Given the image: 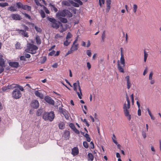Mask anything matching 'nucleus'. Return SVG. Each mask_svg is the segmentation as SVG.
Instances as JSON below:
<instances>
[{
	"label": "nucleus",
	"instance_id": "nucleus-42",
	"mask_svg": "<svg viewBox=\"0 0 161 161\" xmlns=\"http://www.w3.org/2000/svg\"><path fill=\"white\" fill-rule=\"evenodd\" d=\"M83 145L86 148H87L89 147V145L85 141L83 142Z\"/></svg>",
	"mask_w": 161,
	"mask_h": 161
},
{
	"label": "nucleus",
	"instance_id": "nucleus-57",
	"mask_svg": "<svg viewBox=\"0 0 161 161\" xmlns=\"http://www.w3.org/2000/svg\"><path fill=\"white\" fill-rule=\"evenodd\" d=\"M52 9H53L55 11V12H57L58 11L57 8H56L53 5H52Z\"/></svg>",
	"mask_w": 161,
	"mask_h": 161
},
{
	"label": "nucleus",
	"instance_id": "nucleus-55",
	"mask_svg": "<svg viewBox=\"0 0 161 161\" xmlns=\"http://www.w3.org/2000/svg\"><path fill=\"white\" fill-rule=\"evenodd\" d=\"M2 90L4 91H6L7 90L9 89V88H8V86H3L2 87Z\"/></svg>",
	"mask_w": 161,
	"mask_h": 161
},
{
	"label": "nucleus",
	"instance_id": "nucleus-41",
	"mask_svg": "<svg viewBox=\"0 0 161 161\" xmlns=\"http://www.w3.org/2000/svg\"><path fill=\"white\" fill-rule=\"evenodd\" d=\"M68 40H66L64 42V46H68L70 42H69Z\"/></svg>",
	"mask_w": 161,
	"mask_h": 161
},
{
	"label": "nucleus",
	"instance_id": "nucleus-52",
	"mask_svg": "<svg viewBox=\"0 0 161 161\" xmlns=\"http://www.w3.org/2000/svg\"><path fill=\"white\" fill-rule=\"evenodd\" d=\"M22 26L23 27V28L24 29V30H25V31H28L29 28L27 26L25 25H22Z\"/></svg>",
	"mask_w": 161,
	"mask_h": 161
},
{
	"label": "nucleus",
	"instance_id": "nucleus-26",
	"mask_svg": "<svg viewBox=\"0 0 161 161\" xmlns=\"http://www.w3.org/2000/svg\"><path fill=\"white\" fill-rule=\"evenodd\" d=\"M58 19L61 22L64 23H66L68 22V20L67 19L65 18L59 17V18H58Z\"/></svg>",
	"mask_w": 161,
	"mask_h": 161
},
{
	"label": "nucleus",
	"instance_id": "nucleus-49",
	"mask_svg": "<svg viewBox=\"0 0 161 161\" xmlns=\"http://www.w3.org/2000/svg\"><path fill=\"white\" fill-rule=\"evenodd\" d=\"M90 147L91 149H93L94 148V144L92 142H91L90 144Z\"/></svg>",
	"mask_w": 161,
	"mask_h": 161
},
{
	"label": "nucleus",
	"instance_id": "nucleus-14",
	"mask_svg": "<svg viewBox=\"0 0 161 161\" xmlns=\"http://www.w3.org/2000/svg\"><path fill=\"white\" fill-rule=\"evenodd\" d=\"M59 110L60 112L63 114L66 119H68L69 118V116L67 111L63 108H61Z\"/></svg>",
	"mask_w": 161,
	"mask_h": 161
},
{
	"label": "nucleus",
	"instance_id": "nucleus-22",
	"mask_svg": "<svg viewBox=\"0 0 161 161\" xmlns=\"http://www.w3.org/2000/svg\"><path fill=\"white\" fill-rule=\"evenodd\" d=\"M127 82V88L128 89H129L131 86V84L130 82V76L129 75L127 76L125 78Z\"/></svg>",
	"mask_w": 161,
	"mask_h": 161
},
{
	"label": "nucleus",
	"instance_id": "nucleus-50",
	"mask_svg": "<svg viewBox=\"0 0 161 161\" xmlns=\"http://www.w3.org/2000/svg\"><path fill=\"white\" fill-rule=\"evenodd\" d=\"M20 59L21 60H24V61H26V59L25 56H20Z\"/></svg>",
	"mask_w": 161,
	"mask_h": 161
},
{
	"label": "nucleus",
	"instance_id": "nucleus-21",
	"mask_svg": "<svg viewBox=\"0 0 161 161\" xmlns=\"http://www.w3.org/2000/svg\"><path fill=\"white\" fill-rule=\"evenodd\" d=\"M18 31H19V33L21 35L23 36L24 37H29L27 32L23 30H19Z\"/></svg>",
	"mask_w": 161,
	"mask_h": 161
},
{
	"label": "nucleus",
	"instance_id": "nucleus-38",
	"mask_svg": "<svg viewBox=\"0 0 161 161\" xmlns=\"http://www.w3.org/2000/svg\"><path fill=\"white\" fill-rule=\"evenodd\" d=\"M112 138L113 142L116 144H117V141L115 140V139H116V136L114 134H113Z\"/></svg>",
	"mask_w": 161,
	"mask_h": 161
},
{
	"label": "nucleus",
	"instance_id": "nucleus-40",
	"mask_svg": "<svg viewBox=\"0 0 161 161\" xmlns=\"http://www.w3.org/2000/svg\"><path fill=\"white\" fill-rule=\"evenodd\" d=\"M137 5L136 4H134L133 5V12L136 13V11L137 9Z\"/></svg>",
	"mask_w": 161,
	"mask_h": 161
},
{
	"label": "nucleus",
	"instance_id": "nucleus-33",
	"mask_svg": "<svg viewBox=\"0 0 161 161\" xmlns=\"http://www.w3.org/2000/svg\"><path fill=\"white\" fill-rule=\"evenodd\" d=\"M40 13L42 18H44L45 17V13L43 10H41L40 11Z\"/></svg>",
	"mask_w": 161,
	"mask_h": 161
},
{
	"label": "nucleus",
	"instance_id": "nucleus-53",
	"mask_svg": "<svg viewBox=\"0 0 161 161\" xmlns=\"http://www.w3.org/2000/svg\"><path fill=\"white\" fill-rule=\"evenodd\" d=\"M62 37V36L60 35L59 34H57L55 35V38L57 39L58 38H61Z\"/></svg>",
	"mask_w": 161,
	"mask_h": 161
},
{
	"label": "nucleus",
	"instance_id": "nucleus-5",
	"mask_svg": "<svg viewBox=\"0 0 161 161\" xmlns=\"http://www.w3.org/2000/svg\"><path fill=\"white\" fill-rule=\"evenodd\" d=\"M55 114L54 112L51 111L50 112H45L43 115L42 118L45 120L52 121L54 118Z\"/></svg>",
	"mask_w": 161,
	"mask_h": 161
},
{
	"label": "nucleus",
	"instance_id": "nucleus-56",
	"mask_svg": "<svg viewBox=\"0 0 161 161\" xmlns=\"http://www.w3.org/2000/svg\"><path fill=\"white\" fill-rule=\"evenodd\" d=\"M153 75V73L152 72H151L149 75V79L150 80H152V76Z\"/></svg>",
	"mask_w": 161,
	"mask_h": 161
},
{
	"label": "nucleus",
	"instance_id": "nucleus-39",
	"mask_svg": "<svg viewBox=\"0 0 161 161\" xmlns=\"http://www.w3.org/2000/svg\"><path fill=\"white\" fill-rule=\"evenodd\" d=\"M47 60V58L46 57H42L41 58V63L42 64H44Z\"/></svg>",
	"mask_w": 161,
	"mask_h": 161
},
{
	"label": "nucleus",
	"instance_id": "nucleus-17",
	"mask_svg": "<svg viewBox=\"0 0 161 161\" xmlns=\"http://www.w3.org/2000/svg\"><path fill=\"white\" fill-rule=\"evenodd\" d=\"M11 17L14 19L16 20H20L21 19L20 16L18 14H12Z\"/></svg>",
	"mask_w": 161,
	"mask_h": 161
},
{
	"label": "nucleus",
	"instance_id": "nucleus-47",
	"mask_svg": "<svg viewBox=\"0 0 161 161\" xmlns=\"http://www.w3.org/2000/svg\"><path fill=\"white\" fill-rule=\"evenodd\" d=\"M9 10L11 11H16V9L14 8V7L13 6H11L8 8Z\"/></svg>",
	"mask_w": 161,
	"mask_h": 161
},
{
	"label": "nucleus",
	"instance_id": "nucleus-63",
	"mask_svg": "<svg viewBox=\"0 0 161 161\" xmlns=\"http://www.w3.org/2000/svg\"><path fill=\"white\" fill-rule=\"evenodd\" d=\"M73 130L77 134H79L80 133L79 131L76 128H75Z\"/></svg>",
	"mask_w": 161,
	"mask_h": 161
},
{
	"label": "nucleus",
	"instance_id": "nucleus-7",
	"mask_svg": "<svg viewBox=\"0 0 161 161\" xmlns=\"http://www.w3.org/2000/svg\"><path fill=\"white\" fill-rule=\"evenodd\" d=\"M12 94L13 97L16 99L20 98L22 95L20 90L17 88L13 90Z\"/></svg>",
	"mask_w": 161,
	"mask_h": 161
},
{
	"label": "nucleus",
	"instance_id": "nucleus-4",
	"mask_svg": "<svg viewBox=\"0 0 161 161\" xmlns=\"http://www.w3.org/2000/svg\"><path fill=\"white\" fill-rule=\"evenodd\" d=\"M73 86L74 90L76 92L79 98L81 99L82 94L79 81L78 80L77 82L74 83Z\"/></svg>",
	"mask_w": 161,
	"mask_h": 161
},
{
	"label": "nucleus",
	"instance_id": "nucleus-31",
	"mask_svg": "<svg viewBox=\"0 0 161 161\" xmlns=\"http://www.w3.org/2000/svg\"><path fill=\"white\" fill-rule=\"evenodd\" d=\"M144 62H146L147 60V58L148 56V54L147 53V52L145 50L144 51Z\"/></svg>",
	"mask_w": 161,
	"mask_h": 161
},
{
	"label": "nucleus",
	"instance_id": "nucleus-3",
	"mask_svg": "<svg viewBox=\"0 0 161 161\" xmlns=\"http://www.w3.org/2000/svg\"><path fill=\"white\" fill-rule=\"evenodd\" d=\"M57 15L58 18L59 17H65L66 16L68 17H71L72 16V14L68 10L63 9L59 11L57 14Z\"/></svg>",
	"mask_w": 161,
	"mask_h": 161
},
{
	"label": "nucleus",
	"instance_id": "nucleus-59",
	"mask_svg": "<svg viewBox=\"0 0 161 161\" xmlns=\"http://www.w3.org/2000/svg\"><path fill=\"white\" fill-rule=\"evenodd\" d=\"M17 88H19V90H20L22 91H23V90H24L23 88L22 87V86H19V85H18V86H17Z\"/></svg>",
	"mask_w": 161,
	"mask_h": 161
},
{
	"label": "nucleus",
	"instance_id": "nucleus-15",
	"mask_svg": "<svg viewBox=\"0 0 161 161\" xmlns=\"http://www.w3.org/2000/svg\"><path fill=\"white\" fill-rule=\"evenodd\" d=\"M39 91H35L34 92V94L36 96L39 97L41 99H43L44 97V96L42 93L39 92Z\"/></svg>",
	"mask_w": 161,
	"mask_h": 161
},
{
	"label": "nucleus",
	"instance_id": "nucleus-2",
	"mask_svg": "<svg viewBox=\"0 0 161 161\" xmlns=\"http://www.w3.org/2000/svg\"><path fill=\"white\" fill-rule=\"evenodd\" d=\"M38 47L36 45L31 43H28L27 46V48L25 51L31 54H35L36 53V50Z\"/></svg>",
	"mask_w": 161,
	"mask_h": 161
},
{
	"label": "nucleus",
	"instance_id": "nucleus-37",
	"mask_svg": "<svg viewBox=\"0 0 161 161\" xmlns=\"http://www.w3.org/2000/svg\"><path fill=\"white\" fill-rule=\"evenodd\" d=\"M42 113V110L41 109H38L36 113V115L38 116H40Z\"/></svg>",
	"mask_w": 161,
	"mask_h": 161
},
{
	"label": "nucleus",
	"instance_id": "nucleus-35",
	"mask_svg": "<svg viewBox=\"0 0 161 161\" xmlns=\"http://www.w3.org/2000/svg\"><path fill=\"white\" fill-rule=\"evenodd\" d=\"M8 6V4L6 3H0V6L2 7H4L6 6Z\"/></svg>",
	"mask_w": 161,
	"mask_h": 161
},
{
	"label": "nucleus",
	"instance_id": "nucleus-43",
	"mask_svg": "<svg viewBox=\"0 0 161 161\" xmlns=\"http://www.w3.org/2000/svg\"><path fill=\"white\" fill-rule=\"evenodd\" d=\"M35 28L37 31L39 32H42V30H41V28L38 27V26H35Z\"/></svg>",
	"mask_w": 161,
	"mask_h": 161
},
{
	"label": "nucleus",
	"instance_id": "nucleus-36",
	"mask_svg": "<svg viewBox=\"0 0 161 161\" xmlns=\"http://www.w3.org/2000/svg\"><path fill=\"white\" fill-rule=\"evenodd\" d=\"M72 37V35L70 32H69L67 33V35L66 37V40H68L69 39H70Z\"/></svg>",
	"mask_w": 161,
	"mask_h": 161
},
{
	"label": "nucleus",
	"instance_id": "nucleus-20",
	"mask_svg": "<svg viewBox=\"0 0 161 161\" xmlns=\"http://www.w3.org/2000/svg\"><path fill=\"white\" fill-rule=\"evenodd\" d=\"M106 12H108L110 9L111 0H106Z\"/></svg>",
	"mask_w": 161,
	"mask_h": 161
},
{
	"label": "nucleus",
	"instance_id": "nucleus-64",
	"mask_svg": "<svg viewBox=\"0 0 161 161\" xmlns=\"http://www.w3.org/2000/svg\"><path fill=\"white\" fill-rule=\"evenodd\" d=\"M44 8H45V12H46V13L47 14H49L50 12H49V10L48 9L45 7Z\"/></svg>",
	"mask_w": 161,
	"mask_h": 161
},
{
	"label": "nucleus",
	"instance_id": "nucleus-16",
	"mask_svg": "<svg viewBox=\"0 0 161 161\" xmlns=\"http://www.w3.org/2000/svg\"><path fill=\"white\" fill-rule=\"evenodd\" d=\"M3 56L0 54V66H1V67H3V68L4 67H5V60L3 58Z\"/></svg>",
	"mask_w": 161,
	"mask_h": 161
},
{
	"label": "nucleus",
	"instance_id": "nucleus-30",
	"mask_svg": "<svg viewBox=\"0 0 161 161\" xmlns=\"http://www.w3.org/2000/svg\"><path fill=\"white\" fill-rule=\"evenodd\" d=\"M118 69L122 73H124V70L123 68L121 66L120 64H118Z\"/></svg>",
	"mask_w": 161,
	"mask_h": 161
},
{
	"label": "nucleus",
	"instance_id": "nucleus-24",
	"mask_svg": "<svg viewBox=\"0 0 161 161\" xmlns=\"http://www.w3.org/2000/svg\"><path fill=\"white\" fill-rule=\"evenodd\" d=\"M62 4L64 6H70L71 5L70 0L68 1H63L62 2Z\"/></svg>",
	"mask_w": 161,
	"mask_h": 161
},
{
	"label": "nucleus",
	"instance_id": "nucleus-48",
	"mask_svg": "<svg viewBox=\"0 0 161 161\" xmlns=\"http://www.w3.org/2000/svg\"><path fill=\"white\" fill-rule=\"evenodd\" d=\"M86 54L87 55L91 57V52L90 50H87L86 51Z\"/></svg>",
	"mask_w": 161,
	"mask_h": 161
},
{
	"label": "nucleus",
	"instance_id": "nucleus-45",
	"mask_svg": "<svg viewBox=\"0 0 161 161\" xmlns=\"http://www.w3.org/2000/svg\"><path fill=\"white\" fill-rule=\"evenodd\" d=\"M82 120L85 123H86V125L87 126V127H88L89 125V124L88 123L87 121V120L86 119H84L83 120L82 119Z\"/></svg>",
	"mask_w": 161,
	"mask_h": 161
},
{
	"label": "nucleus",
	"instance_id": "nucleus-6",
	"mask_svg": "<svg viewBox=\"0 0 161 161\" xmlns=\"http://www.w3.org/2000/svg\"><path fill=\"white\" fill-rule=\"evenodd\" d=\"M47 19L51 22L50 25L52 27L57 29L59 28L60 25L59 22L57 21V20L48 17Z\"/></svg>",
	"mask_w": 161,
	"mask_h": 161
},
{
	"label": "nucleus",
	"instance_id": "nucleus-29",
	"mask_svg": "<svg viewBox=\"0 0 161 161\" xmlns=\"http://www.w3.org/2000/svg\"><path fill=\"white\" fill-rule=\"evenodd\" d=\"M88 160L92 161L94 159V157L93 154L91 153H89L88 154Z\"/></svg>",
	"mask_w": 161,
	"mask_h": 161
},
{
	"label": "nucleus",
	"instance_id": "nucleus-51",
	"mask_svg": "<svg viewBox=\"0 0 161 161\" xmlns=\"http://www.w3.org/2000/svg\"><path fill=\"white\" fill-rule=\"evenodd\" d=\"M15 47L17 49H19L20 47V44L19 42L15 44Z\"/></svg>",
	"mask_w": 161,
	"mask_h": 161
},
{
	"label": "nucleus",
	"instance_id": "nucleus-10",
	"mask_svg": "<svg viewBox=\"0 0 161 161\" xmlns=\"http://www.w3.org/2000/svg\"><path fill=\"white\" fill-rule=\"evenodd\" d=\"M59 25L60 26L59 31L60 32L63 33L67 30V25H66L62 24L61 22H59Z\"/></svg>",
	"mask_w": 161,
	"mask_h": 161
},
{
	"label": "nucleus",
	"instance_id": "nucleus-58",
	"mask_svg": "<svg viewBox=\"0 0 161 161\" xmlns=\"http://www.w3.org/2000/svg\"><path fill=\"white\" fill-rule=\"evenodd\" d=\"M35 1L37 6H41V4L40 3L38 0H35Z\"/></svg>",
	"mask_w": 161,
	"mask_h": 161
},
{
	"label": "nucleus",
	"instance_id": "nucleus-60",
	"mask_svg": "<svg viewBox=\"0 0 161 161\" xmlns=\"http://www.w3.org/2000/svg\"><path fill=\"white\" fill-rule=\"evenodd\" d=\"M87 67H88V69H90L91 68V65L89 62H88L87 63Z\"/></svg>",
	"mask_w": 161,
	"mask_h": 161
},
{
	"label": "nucleus",
	"instance_id": "nucleus-23",
	"mask_svg": "<svg viewBox=\"0 0 161 161\" xmlns=\"http://www.w3.org/2000/svg\"><path fill=\"white\" fill-rule=\"evenodd\" d=\"M18 85L12 84H9L8 85V87L9 88V89H13L14 88L16 89L17 88V86Z\"/></svg>",
	"mask_w": 161,
	"mask_h": 161
},
{
	"label": "nucleus",
	"instance_id": "nucleus-12",
	"mask_svg": "<svg viewBox=\"0 0 161 161\" xmlns=\"http://www.w3.org/2000/svg\"><path fill=\"white\" fill-rule=\"evenodd\" d=\"M45 100L47 103L50 104L54 105V101L50 97L46 96L45 97Z\"/></svg>",
	"mask_w": 161,
	"mask_h": 161
},
{
	"label": "nucleus",
	"instance_id": "nucleus-1",
	"mask_svg": "<svg viewBox=\"0 0 161 161\" xmlns=\"http://www.w3.org/2000/svg\"><path fill=\"white\" fill-rule=\"evenodd\" d=\"M126 98L127 104V105L126 103L124 104L123 107V111L125 116L127 117V119L130 121L131 119V115L130 114V112L129 110V109L130 108V102L127 94L126 95Z\"/></svg>",
	"mask_w": 161,
	"mask_h": 161
},
{
	"label": "nucleus",
	"instance_id": "nucleus-19",
	"mask_svg": "<svg viewBox=\"0 0 161 161\" xmlns=\"http://www.w3.org/2000/svg\"><path fill=\"white\" fill-rule=\"evenodd\" d=\"M8 64L9 66L12 67L17 68L19 66V63L16 62H10Z\"/></svg>",
	"mask_w": 161,
	"mask_h": 161
},
{
	"label": "nucleus",
	"instance_id": "nucleus-62",
	"mask_svg": "<svg viewBox=\"0 0 161 161\" xmlns=\"http://www.w3.org/2000/svg\"><path fill=\"white\" fill-rule=\"evenodd\" d=\"M138 115L139 116H141V111L140 108H138V112H137Z\"/></svg>",
	"mask_w": 161,
	"mask_h": 161
},
{
	"label": "nucleus",
	"instance_id": "nucleus-11",
	"mask_svg": "<svg viewBox=\"0 0 161 161\" xmlns=\"http://www.w3.org/2000/svg\"><path fill=\"white\" fill-rule=\"evenodd\" d=\"M31 106L35 108H38L39 106V103L38 101L36 100L32 101L31 103Z\"/></svg>",
	"mask_w": 161,
	"mask_h": 161
},
{
	"label": "nucleus",
	"instance_id": "nucleus-28",
	"mask_svg": "<svg viewBox=\"0 0 161 161\" xmlns=\"http://www.w3.org/2000/svg\"><path fill=\"white\" fill-rule=\"evenodd\" d=\"M22 8L24 10H27L28 11H30L31 9V8L30 6L27 5H23Z\"/></svg>",
	"mask_w": 161,
	"mask_h": 161
},
{
	"label": "nucleus",
	"instance_id": "nucleus-54",
	"mask_svg": "<svg viewBox=\"0 0 161 161\" xmlns=\"http://www.w3.org/2000/svg\"><path fill=\"white\" fill-rule=\"evenodd\" d=\"M69 126L73 130L76 128L74 125L72 123L70 124Z\"/></svg>",
	"mask_w": 161,
	"mask_h": 161
},
{
	"label": "nucleus",
	"instance_id": "nucleus-25",
	"mask_svg": "<svg viewBox=\"0 0 161 161\" xmlns=\"http://www.w3.org/2000/svg\"><path fill=\"white\" fill-rule=\"evenodd\" d=\"M36 41L37 45H40L41 43V41L40 37L38 35H36Z\"/></svg>",
	"mask_w": 161,
	"mask_h": 161
},
{
	"label": "nucleus",
	"instance_id": "nucleus-44",
	"mask_svg": "<svg viewBox=\"0 0 161 161\" xmlns=\"http://www.w3.org/2000/svg\"><path fill=\"white\" fill-rule=\"evenodd\" d=\"M16 5L18 8H22L23 4L20 2H18L16 3Z\"/></svg>",
	"mask_w": 161,
	"mask_h": 161
},
{
	"label": "nucleus",
	"instance_id": "nucleus-32",
	"mask_svg": "<svg viewBox=\"0 0 161 161\" xmlns=\"http://www.w3.org/2000/svg\"><path fill=\"white\" fill-rule=\"evenodd\" d=\"M85 137L86 138V140L88 142H90L91 138L89 136V135L87 133H86L84 135Z\"/></svg>",
	"mask_w": 161,
	"mask_h": 161
},
{
	"label": "nucleus",
	"instance_id": "nucleus-13",
	"mask_svg": "<svg viewBox=\"0 0 161 161\" xmlns=\"http://www.w3.org/2000/svg\"><path fill=\"white\" fill-rule=\"evenodd\" d=\"M120 50V62L123 65V67H124L125 64V60L124 58V54L123 52V48L122 47L121 48Z\"/></svg>",
	"mask_w": 161,
	"mask_h": 161
},
{
	"label": "nucleus",
	"instance_id": "nucleus-18",
	"mask_svg": "<svg viewBox=\"0 0 161 161\" xmlns=\"http://www.w3.org/2000/svg\"><path fill=\"white\" fill-rule=\"evenodd\" d=\"M72 154L74 156H75L79 153V149L77 147H74L72 150Z\"/></svg>",
	"mask_w": 161,
	"mask_h": 161
},
{
	"label": "nucleus",
	"instance_id": "nucleus-61",
	"mask_svg": "<svg viewBox=\"0 0 161 161\" xmlns=\"http://www.w3.org/2000/svg\"><path fill=\"white\" fill-rule=\"evenodd\" d=\"M142 136L145 139L146 137V134L145 132L143 131L142 132Z\"/></svg>",
	"mask_w": 161,
	"mask_h": 161
},
{
	"label": "nucleus",
	"instance_id": "nucleus-27",
	"mask_svg": "<svg viewBox=\"0 0 161 161\" xmlns=\"http://www.w3.org/2000/svg\"><path fill=\"white\" fill-rule=\"evenodd\" d=\"M58 127L60 129H64L65 127V125L63 122H60L58 124Z\"/></svg>",
	"mask_w": 161,
	"mask_h": 161
},
{
	"label": "nucleus",
	"instance_id": "nucleus-8",
	"mask_svg": "<svg viewBox=\"0 0 161 161\" xmlns=\"http://www.w3.org/2000/svg\"><path fill=\"white\" fill-rule=\"evenodd\" d=\"M78 48V44H74L73 43L70 50L68 51L67 53L65 55V56L68 55L72 53L73 52L76 51Z\"/></svg>",
	"mask_w": 161,
	"mask_h": 161
},
{
	"label": "nucleus",
	"instance_id": "nucleus-9",
	"mask_svg": "<svg viewBox=\"0 0 161 161\" xmlns=\"http://www.w3.org/2000/svg\"><path fill=\"white\" fill-rule=\"evenodd\" d=\"M74 1L77 3L74 2L72 0H70V3L71 4L75 7H78L79 6V5H81L83 4L82 2L80 0H74Z\"/></svg>",
	"mask_w": 161,
	"mask_h": 161
},
{
	"label": "nucleus",
	"instance_id": "nucleus-34",
	"mask_svg": "<svg viewBox=\"0 0 161 161\" xmlns=\"http://www.w3.org/2000/svg\"><path fill=\"white\" fill-rule=\"evenodd\" d=\"M101 38L102 40V41L104 42L105 41V38H106V36H105V31H104L102 35L101 36Z\"/></svg>",
	"mask_w": 161,
	"mask_h": 161
},
{
	"label": "nucleus",
	"instance_id": "nucleus-46",
	"mask_svg": "<svg viewBox=\"0 0 161 161\" xmlns=\"http://www.w3.org/2000/svg\"><path fill=\"white\" fill-rule=\"evenodd\" d=\"M55 53V51L54 50H52L51 52H50L49 54V56H52L53 55H54Z\"/></svg>",
	"mask_w": 161,
	"mask_h": 161
}]
</instances>
